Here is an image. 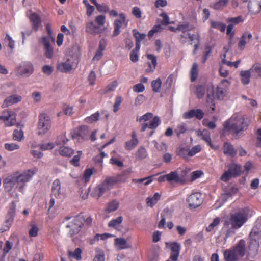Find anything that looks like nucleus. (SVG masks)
I'll list each match as a JSON object with an SVG mask.
<instances>
[{"mask_svg":"<svg viewBox=\"0 0 261 261\" xmlns=\"http://www.w3.org/2000/svg\"><path fill=\"white\" fill-rule=\"evenodd\" d=\"M248 211L242 209L230 215V217L225 220L223 230L225 233L226 238H228L235 233V229L242 227L248 220Z\"/></svg>","mask_w":261,"mask_h":261,"instance_id":"obj_1","label":"nucleus"},{"mask_svg":"<svg viewBox=\"0 0 261 261\" xmlns=\"http://www.w3.org/2000/svg\"><path fill=\"white\" fill-rule=\"evenodd\" d=\"M249 119L241 114H234L223 124L224 130L230 132L236 137L243 135L249 124Z\"/></svg>","mask_w":261,"mask_h":261,"instance_id":"obj_2","label":"nucleus"},{"mask_svg":"<svg viewBox=\"0 0 261 261\" xmlns=\"http://www.w3.org/2000/svg\"><path fill=\"white\" fill-rule=\"evenodd\" d=\"M64 220L69 221L66 228L69 229L68 234L70 237L77 234L84 226V218L80 215L72 217L67 216Z\"/></svg>","mask_w":261,"mask_h":261,"instance_id":"obj_3","label":"nucleus"},{"mask_svg":"<svg viewBox=\"0 0 261 261\" xmlns=\"http://www.w3.org/2000/svg\"><path fill=\"white\" fill-rule=\"evenodd\" d=\"M226 94V89L220 86H218L215 90L213 87L208 88L206 99V106L207 107L208 111L211 110V113L215 111V104L214 100L215 98L218 99H223Z\"/></svg>","mask_w":261,"mask_h":261,"instance_id":"obj_4","label":"nucleus"},{"mask_svg":"<svg viewBox=\"0 0 261 261\" xmlns=\"http://www.w3.org/2000/svg\"><path fill=\"white\" fill-rule=\"evenodd\" d=\"M152 113L148 112L141 116H137V121L141 123V131L144 132L147 128L155 129L160 124V118L155 116L153 117Z\"/></svg>","mask_w":261,"mask_h":261,"instance_id":"obj_5","label":"nucleus"},{"mask_svg":"<svg viewBox=\"0 0 261 261\" xmlns=\"http://www.w3.org/2000/svg\"><path fill=\"white\" fill-rule=\"evenodd\" d=\"M78 57L76 54H69L66 56L65 61L60 63L57 69L62 72L67 73L75 68L78 64Z\"/></svg>","mask_w":261,"mask_h":261,"instance_id":"obj_6","label":"nucleus"},{"mask_svg":"<svg viewBox=\"0 0 261 261\" xmlns=\"http://www.w3.org/2000/svg\"><path fill=\"white\" fill-rule=\"evenodd\" d=\"M37 172L38 169L35 167L33 169L24 171L21 174L19 172L14 173L17 182L19 191L23 192L26 183L29 182L33 176Z\"/></svg>","mask_w":261,"mask_h":261,"instance_id":"obj_7","label":"nucleus"},{"mask_svg":"<svg viewBox=\"0 0 261 261\" xmlns=\"http://www.w3.org/2000/svg\"><path fill=\"white\" fill-rule=\"evenodd\" d=\"M51 123L50 117L45 113H41L39 115L37 125L38 135L45 134L51 128Z\"/></svg>","mask_w":261,"mask_h":261,"instance_id":"obj_8","label":"nucleus"},{"mask_svg":"<svg viewBox=\"0 0 261 261\" xmlns=\"http://www.w3.org/2000/svg\"><path fill=\"white\" fill-rule=\"evenodd\" d=\"M34 67L30 62H21L16 68V74L19 76L28 77L32 74Z\"/></svg>","mask_w":261,"mask_h":261,"instance_id":"obj_9","label":"nucleus"},{"mask_svg":"<svg viewBox=\"0 0 261 261\" xmlns=\"http://www.w3.org/2000/svg\"><path fill=\"white\" fill-rule=\"evenodd\" d=\"M241 173V167L236 164L232 163L229 165L228 170L221 177V179L224 181H227L231 178L238 176Z\"/></svg>","mask_w":261,"mask_h":261,"instance_id":"obj_10","label":"nucleus"},{"mask_svg":"<svg viewBox=\"0 0 261 261\" xmlns=\"http://www.w3.org/2000/svg\"><path fill=\"white\" fill-rule=\"evenodd\" d=\"M0 120H3L7 126H11L16 124V114L12 111L6 110L0 116Z\"/></svg>","mask_w":261,"mask_h":261,"instance_id":"obj_11","label":"nucleus"},{"mask_svg":"<svg viewBox=\"0 0 261 261\" xmlns=\"http://www.w3.org/2000/svg\"><path fill=\"white\" fill-rule=\"evenodd\" d=\"M89 134L90 131L87 126H81L74 132L72 137L79 141H83L89 139Z\"/></svg>","mask_w":261,"mask_h":261,"instance_id":"obj_12","label":"nucleus"},{"mask_svg":"<svg viewBox=\"0 0 261 261\" xmlns=\"http://www.w3.org/2000/svg\"><path fill=\"white\" fill-rule=\"evenodd\" d=\"M119 18L116 19L114 22L115 27L114 31V35H118L120 33V29L122 27H126L128 24V20L126 18L125 14L120 13L119 15Z\"/></svg>","mask_w":261,"mask_h":261,"instance_id":"obj_13","label":"nucleus"},{"mask_svg":"<svg viewBox=\"0 0 261 261\" xmlns=\"http://www.w3.org/2000/svg\"><path fill=\"white\" fill-rule=\"evenodd\" d=\"M165 244L166 246L171 250L170 258L174 261H176L179 255L181 248L180 244L176 242H166Z\"/></svg>","mask_w":261,"mask_h":261,"instance_id":"obj_14","label":"nucleus"},{"mask_svg":"<svg viewBox=\"0 0 261 261\" xmlns=\"http://www.w3.org/2000/svg\"><path fill=\"white\" fill-rule=\"evenodd\" d=\"M196 135L201 137V138L207 143L208 145H209L214 150H217L219 149V147L217 145H215L212 143L211 139L210 136V133L206 129H204L203 130H196Z\"/></svg>","mask_w":261,"mask_h":261,"instance_id":"obj_15","label":"nucleus"},{"mask_svg":"<svg viewBox=\"0 0 261 261\" xmlns=\"http://www.w3.org/2000/svg\"><path fill=\"white\" fill-rule=\"evenodd\" d=\"M187 201L191 208H196L200 206L202 203L201 195L199 193H194L189 196Z\"/></svg>","mask_w":261,"mask_h":261,"instance_id":"obj_16","label":"nucleus"},{"mask_svg":"<svg viewBox=\"0 0 261 261\" xmlns=\"http://www.w3.org/2000/svg\"><path fill=\"white\" fill-rule=\"evenodd\" d=\"M16 184L17 182L14 173L5 178L3 181L4 187L8 191L12 190Z\"/></svg>","mask_w":261,"mask_h":261,"instance_id":"obj_17","label":"nucleus"},{"mask_svg":"<svg viewBox=\"0 0 261 261\" xmlns=\"http://www.w3.org/2000/svg\"><path fill=\"white\" fill-rule=\"evenodd\" d=\"M131 137L132 139L126 141L124 144L125 149L128 151L134 149L139 143V140L135 132H132Z\"/></svg>","mask_w":261,"mask_h":261,"instance_id":"obj_18","label":"nucleus"},{"mask_svg":"<svg viewBox=\"0 0 261 261\" xmlns=\"http://www.w3.org/2000/svg\"><path fill=\"white\" fill-rule=\"evenodd\" d=\"M22 99V97L21 96L14 94L11 95L7 98H6L5 101H4L2 107L6 108L12 105L15 104L19 101H20Z\"/></svg>","mask_w":261,"mask_h":261,"instance_id":"obj_19","label":"nucleus"},{"mask_svg":"<svg viewBox=\"0 0 261 261\" xmlns=\"http://www.w3.org/2000/svg\"><path fill=\"white\" fill-rule=\"evenodd\" d=\"M61 182L59 179H55L52 184L51 195L56 198H60L62 196L61 192Z\"/></svg>","mask_w":261,"mask_h":261,"instance_id":"obj_20","label":"nucleus"},{"mask_svg":"<svg viewBox=\"0 0 261 261\" xmlns=\"http://www.w3.org/2000/svg\"><path fill=\"white\" fill-rule=\"evenodd\" d=\"M115 182L116 181L113 178H108L106 179L101 186L99 188V197L105 192L110 190Z\"/></svg>","mask_w":261,"mask_h":261,"instance_id":"obj_21","label":"nucleus"},{"mask_svg":"<svg viewBox=\"0 0 261 261\" xmlns=\"http://www.w3.org/2000/svg\"><path fill=\"white\" fill-rule=\"evenodd\" d=\"M248 7L253 13H258L261 10V0H250Z\"/></svg>","mask_w":261,"mask_h":261,"instance_id":"obj_22","label":"nucleus"},{"mask_svg":"<svg viewBox=\"0 0 261 261\" xmlns=\"http://www.w3.org/2000/svg\"><path fill=\"white\" fill-rule=\"evenodd\" d=\"M29 19L32 23L33 29L35 31H37L41 23V20L39 15L36 13H33L30 14Z\"/></svg>","mask_w":261,"mask_h":261,"instance_id":"obj_23","label":"nucleus"},{"mask_svg":"<svg viewBox=\"0 0 261 261\" xmlns=\"http://www.w3.org/2000/svg\"><path fill=\"white\" fill-rule=\"evenodd\" d=\"M252 37V34L250 33L245 32L240 39L238 43V48L240 50H243L245 48L246 43L250 41Z\"/></svg>","mask_w":261,"mask_h":261,"instance_id":"obj_24","label":"nucleus"},{"mask_svg":"<svg viewBox=\"0 0 261 261\" xmlns=\"http://www.w3.org/2000/svg\"><path fill=\"white\" fill-rule=\"evenodd\" d=\"M223 152L225 154L233 157L237 154V151L235 150L233 146L229 142H225L223 145Z\"/></svg>","mask_w":261,"mask_h":261,"instance_id":"obj_25","label":"nucleus"},{"mask_svg":"<svg viewBox=\"0 0 261 261\" xmlns=\"http://www.w3.org/2000/svg\"><path fill=\"white\" fill-rule=\"evenodd\" d=\"M232 250L239 258L242 257L245 254V242L243 240L240 241L237 245Z\"/></svg>","mask_w":261,"mask_h":261,"instance_id":"obj_26","label":"nucleus"},{"mask_svg":"<svg viewBox=\"0 0 261 261\" xmlns=\"http://www.w3.org/2000/svg\"><path fill=\"white\" fill-rule=\"evenodd\" d=\"M86 31L93 34L98 33V16L95 17L94 21L87 23Z\"/></svg>","mask_w":261,"mask_h":261,"instance_id":"obj_27","label":"nucleus"},{"mask_svg":"<svg viewBox=\"0 0 261 261\" xmlns=\"http://www.w3.org/2000/svg\"><path fill=\"white\" fill-rule=\"evenodd\" d=\"M251 75V70H241L240 72V76L242 84L244 85H248L250 83Z\"/></svg>","mask_w":261,"mask_h":261,"instance_id":"obj_28","label":"nucleus"},{"mask_svg":"<svg viewBox=\"0 0 261 261\" xmlns=\"http://www.w3.org/2000/svg\"><path fill=\"white\" fill-rule=\"evenodd\" d=\"M109 23L106 20V16L103 15H99V33L107 32Z\"/></svg>","mask_w":261,"mask_h":261,"instance_id":"obj_29","label":"nucleus"},{"mask_svg":"<svg viewBox=\"0 0 261 261\" xmlns=\"http://www.w3.org/2000/svg\"><path fill=\"white\" fill-rule=\"evenodd\" d=\"M224 258L225 261H237L239 257L232 249H227L224 252Z\"/></svg>","mask_w":261,"mask_h":261,"instance_id":"obj_30","label":"nucleus"},{"mask_svg":"<svg viewBox=\"0 0 261 261\" xmlns=\"http://www.w3.org/2000/svg\"><path fill=\"white\" fill-rule=\"evenodd\" d=\"M133 35L136 38V49L139 50L140 48V42L143 40L146 37V34L144 33L141 34L136 29L133 30Z\"/></svg>","mask_w":261,"mask_h":261,"instance_id":"obj_31","label":"nucleus"},{"mask_svg":"<svg viewBox=\"0 0 261 261\" xmlns=\"http://www.w3.org/2000/svg\"><path fill=\"white\" fill-rule=\"evenodd\" d=\"M148 59L151 61V63H148L149 68L146 69L147 72H153L155 68L157 62L156 57L151 54L147 55Z\"/></svg>","mask_w":261,"mask_h":261,"instance_id":"obj_32","label":"nucleus"},{"mask_svg":"<svg viewBox=\"0 0 261 261\" xmlns=\"http://www.w3.org/2000/svg\"><path fill=\"white\" fill-rule=\"evenodd\" d=\"M59 153L63 156L70 157L74 153V150L68 147L62 146L59 150Z\"/></svg>","mask_w":261,"mask_h":261,"instance_id":"obj_33","label":"nucleus"},{"mask_svg":"<svg viewBox=\"0 0 261 261\" xmlns=\"http://www.w3.org/2000/svg\"><path fill=\"white\" fill-rule=\"evenodd\" d=\"M160 198V195L156 193L152 197H149L146 199V203L148 206L152 207L155 204Z\"/></svg>","mask_w":261,"mask_h":261,"instance_id":"obj_34","label":"nucleus"},{"mask_svg":"<svg viewBox=\"0 0 261 261\" xmlns=\"http://www.w3.org/2000/svg\"><path fill=\"white\" fill-rule=\"evenodd\" d=\"M82 250L80 248H77L73 252L69 250L68 251V255L69 257H72L77 260H80L82 259Z\"/></svg>","mask_w":261,"mask_h":261,"instance_id":"obj_35","label":"nucleus"},{"mask_svg":"<svg viewBox=\"0 0 261 261\" xmlns=\"http://www.w3.org/2000/svg\"><path fill=\"white\" fill-rule=\"evenodd\" d=\"M115 244L119 249H123L129 247L126 240L123 238L115 239Z\"/></svg>","mask_w":261,"mask_h":261,"instance_id":"obj_36","label":"nucleus"},{"mask_svg":"<svg viewBox=\"0 0 261 261\" xmlns=\"http://www.w3.org/2000/svg\"><path fill=\"white\" fill-rule=\"evenodd\" d=\"M94 169L93 168H88L86 169L84 172L82 180L85 183H87L89 181L90 177L93 174Z\"/></svg>","mask_w":261,"mask_h":261,"instance_id":"obj_37","label":"nucleus"},{"mask_svg":"<svg viewBox=\"0 0 261 261\" xmlns=\"http://www.w3.org/2000/svg\"><path fill=\"white\" fill-rule=\"evenodd\" d=\"M147 156L146 150L143 147H140L136 153L137 160H141L145 159Z\"/></svg>","mask_w":261,"mask_h":261,"instance_id":"obj_38","label":"nucleus"},{"mask_svg":"<svg viewBox=\"0 0 261 261\" xmlns=\"http://www.w3.org/2000/svg\"><path fill=\"white\" fill-rule=\"evenodd\" d=\"M162 85V81L160 78L152 81L151 83V87L154 92H160Z\"/></svg>","mask_w":261,"mask_h":261,"instance_id":"obj_39","label":"nucleus"},{"mask_svg":"<svg viewBox=\"0 0 261 261\" xmlns=\"http://www.w3.org/2000/svg\"><path fill=\"white\" fill-rule=\"evenodd\" d=\"M187 130L188 129L186 124L181 123L177 125L174 131L177 137H179L180 134L186 133Z\"/></svg>","mask_w":261,"mask_h":261,"instance_id":"obj_40","label":"nucleus"},{"mask_svg":"<svg viewBox=\"0 0 261 261\" xmlns=\"http://www.w3.org/2000/svg\"><path fill=\"white\" fill-rule=\"evenodd\" d=\"M229 0H219L212 6L215 10H220L225 7L228 3Z\"/></svg>","mask_w":261,"mask_h":261,"instance_id":"obj_41","label":"nucleus"},{"mask_svg":"<svg viewBox=\"0 0 261 261\" xmlns=\"http://www.w3.org/2000/svg\"><path fill=\"white\" fill-rule=\"evenodd\" d=\"M16 205L14 201L11 202L8 206V211L6 216L14 218L16 213Z\"/></svg>","mask_w":261,"mask_h":261,"instance_id":"obj_42","label":"nucleus"},{"mask_svg":"<svg viewBox=\"0 0 261 261\" xmlns=\"http://www.w3.org/2000/svg\"><path fill=\"white\" fill-rule=\"evenodd\" d=\"M166 180L172 182V181L178 182L179 177L176 172H171L166 174Z\"/></svg>","mask_w":261,"mask_h":261,"instance_id":"obj_43","label":"nucleus"},{"mask_svg":"<svg viewBox=\"0 0 261 261\" xmlns=\"http://www.w3.org/2000/svg\"><path fill=\"white\" fill-rule=\"evenodd\" d=\"M24 133L22 130H14L13 134V139L15 141H21L23 139Z\"/></svg>","mask_w":261,"mask_h":261,"instance_id":"obj_44","label":"nucleus"},{"mask_svg":"<svg viewBox=\"0 0 261 261\" xmlns=\"http://www.w3.org/2000/svg\"><path fill=\"white\" fill-rule=\"evenodd\" d=\"M198 65L196 63H194L191 69V80L192 82L194 81L198 75Z\"/></svg>","mask_w":261,"mask_h":261,"instance_id":"obj_45","label":"nucleus"},{"mask_svg":"<svg viewBox=\"0 0 261 261\" xmlns=\"http://www.w3.org/2000/svg\"><path fill=\"white\" fill-rule=\"evenodd\" d=\"M55 39L53 37L42 36L39 40V42L42 43L44 47L50 46V41H54Z\"/></svg>","mask_w":261,"mask_h":261,"instance_id":"obj_46","label":"nucleus"},{"mask_svg":"<svg viewBox=\"0 0 261 261\" xmlns=\"http://www.w3.org/2000/svg\"><path fill=\"white\" fill-rule=\"evenodd\" d=\"M211 25L212 27L220 30L222 32H224L225 30L226 26L224 24L221 22L215 21L211 20Z\"/></svg>","mask_w":261,"mask_h":261,"instance_id":"obj_47","label":"nucleus"},{"mask_svg":"<svg viewBox=\"0 0 261 261\" xmlns=\"http://www.w3.org/2000/svg\"><path fill=\"white\" fill-rule=\"evenodd\" d=\"M187 35L188 36V38L191 41H194V43H195V44L194 45V50L193 51V54H195L196 53V50H197V49L198 48L199 36L197 35V36L196 38H195V36L193 34H191L190 33H188Z\"/></svg>","mask_w":261,"mask_h":261,"instance_id":"obj_48","label":"nucleus"},{"mask_svg":"<svg viewBox=\"0 0 261 261\" xmlns=\"http://www.w3.org/2000/svg\"><path fill=\"white\" fill-rule=\"evenodd\" d=\"M83 3L86 8V15L88 16H91L95 10L94 7L89 4L88 0H83Z\"/></svg>","mask_w":261,"mask_h":261,"instance_id":"obj_49","label":"nucleus"},{"mask_svg":"<svg viewBox=\"0 0 261 261\" xmlns=\"http://www.w3.org/2000/svg\"><path fill=\"white\" fill-rule=\"evenodd\" d=\"M195 93L198 98H202L205 93V88L202 86H197L196 87Z\"/></svg>","mask_w":261,"mask_h":261,"instance_id":"obj_50","label":"nucleus"},{"mask_svg":"<svg viewBox=\"0 0 261 261\" xmlns=\"http://www.w3.org/2000/svg\"><path fill=\"white\" fill-rule=\"evenodd\" d=\"M123 221V218L121 216L118 217L115 219L112 220L109 223V226L116 228L122 223Z\"/></svg>","mask_w":261,"mask_h":261,"instance_id":"obj_51","label":"nucleus"},{"mask_svg":"<svg viewBox=\"0 0 261 261\" xmlns=\"http://www.w3.org/2000/svg\"><path fill=\"white\" fill-rule=\"evenodd\" d=\"M152 181V176H149L144 178L141 179H134L133 181L135 183H144L145 185H147L150 184Z\"/></svg>","mask_w":261,"mask_h":261,"instance_id":"obj_52","label":"nucleus"},{"mask_svg":"<svg viewBox=\"0 0 261 261\" xmlns=\"http://www.w3.org/2000/svg\"><path fill=\"white\" fill-rule=\"evenodd\" d=\"M119 206V202L117 201L114 200L108 205L107 210L109 212H112L116 211Z\"/></svg>","mask_w":261,"mask_h":261,"instance_id":"obj_53","label":"nucleus"},{"mask_svg":"<svg viewBox=\"0 0 261 261\" xmlns=\"http://www.w3.org/2000/svg\"><path fill=\"white\" fill-rule=\"evenodd\" d=\"M77 154L73 156V158L71 160L70 163L72 165L74 166L75 167L79 166V161L81 158V155L82 153V151H78L77 152Z\"/></svg>","mask_w":261,"mask_h":261,"instance_id":"obj_54","label":"nucleus"},{"mask_svg":"<svg viewBox=\"0 0 261 261\" xmlns=\"http://www.w3.org/2000/svg\"><path fill=\"white\" fill-rule=\"evenodd\" d=\"M98 120V112H95V113L91 115L90 116L87 117L85 119V121L86 123H92L93 122H96Z\"/></svg>","mask_w":261,"mask_h":261,"instance_id":"obj_55","label":"nucleus"},{"mask_svg":"<svg viewBox=\"0 0 261 261\" xmlns=\"http://www.w3.org/2000/svg\"><path fill=\"white\" fill-rule=\"evenodd\" d=\"M220 222V218H216L213 222L211 223L206 228V230L208 232L211 231L216 226H217Z\"/></svg>","mask_w":261,"mask_h":261,"instance_id":"obj_56","label":"nucleus"},{"mask_svg":"<svg viewBox=\"0 0 261 261\" xmlns=\"http://www.w3.org/2000/svg\"><path fill=\"white\" fill-rule=\"evenodd\" d=\"M39 228L37 225H31V228L29 231V235L31 237H35L38 235Z\"/></svg>","mask_w":261,"mask_h":261,"instance_id":"obj_57","label":"nucleus"},{"mask_svg":"<svg viewBox=\"0 0 261 261\" xmlns=\"http://www.w3.org/2000/svg\"><path fill=\"white\" fill-rule=\"evenodd\" d=\"M122 102V98L120 96H117L115 100V103L113 106V111L117 112L119 109V106Z\"/></svg>","mask_w":261,"mask_h":261,"instance_id":"obj_58","label":"nucleus"},{"mask_svg":"<svg viewBox=\"0 0 261 261\" xmlns=\"http://www.w3.org/2000/svg\"><path fill=\"white\" fill-rule=\"evenodd\" d=\"M5 148L6 150L11 151L18 149L19 148V145L14 143H5Z\"/></svg>","mask_w":261,"mask_h":261,"instance_id":"obj_59","label":"nucleus"},{"mask_svg":"<svg viewBox=\"0 0 261 261\" xmlns=\"http://www.w3.org/2000/svg\"><path fill=\"white\" fill-rule=\"evenodd\" d=\"M45 51V55L46 58L51 59L53 58L54 55L53 48L51 46L44 47Z\"/></svg>","mask_w":261,"mask_h":261,"instance_id":"obj_60","label":"nucleus"},{"mask_svg":"<svg viewBox=\"0 0 261 261\" xmlns=\"http://www.w3.org/2000/svg\"><path fill=\"white\" fill-rule=\"evenodd\" d=\"M201 150V146L199 145H196L193 147L189 151L188 155L190 156H192L200 152Z\"/></svg>","mask_w":261,"mask_h":261,"instance_id":"obj_61","label":"nucleus"},{"mask_svg":"<svg viewBox=\"0 0 261 261\" xmlns=\"http://www.w3.org/2000/svg\"><path fill=\"white\" fill-rule=\"evenodd\" d=\"M243 19L241 16H238L234 18H228L227 21L229 23H231V24H238L240 22H243Z\"/></svg>","mask_w":261,"mask_h":261,"instance_id":"obj_62","label":"nucleus"},{"mask_svg":"<svg viewBox=\"0 0 261 261\" xmlns=\"http://www.w3.org/2000/svg\"><path fill=\"white\" fill-rule=\"evenodd\" d=\"M139 50L136 49V47L132 51L130 55V59L132 62H136L138 61L139 58L138 52L139 51Z\"/></svg>","mask_w":261,"mask_h":261,"instance_id":"obj_63","label":"nucleus"},{"mask_svg":"<svg viewBox=\"0 0 261 261\" xmlns=\"http://www.w3.org/2000/svg\"><path fill=\"white\" fill-rule=\"evenodd\" d=\"M251 72H255L261 76V66L259 64H255L250 69Z\"/></svg>","mask_w":261,"mask_h":261,"instance_id":"obj_64","label":"nucleus"}]
</instances>
